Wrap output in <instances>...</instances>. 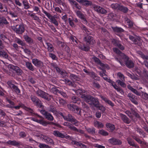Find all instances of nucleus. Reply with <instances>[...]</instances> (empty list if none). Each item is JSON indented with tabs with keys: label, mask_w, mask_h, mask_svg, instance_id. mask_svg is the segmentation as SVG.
<instances>
[{
	"label": "nucleus",
	"mask_w": 148,
	"mask_h": 148,
	"mask_svg": "<svg viewBox=\"0 0 148 148\" xmlns=\"http://www.w3.org/2000/svg\"><path fill=\"white\" fill-rule=\"evenodd\" d=\"M45 117L46 119L49 121H52L54 119L53 116L49 112H48L47 114L45 115Z\"/></svg>",
	"instance_id": "48"
},
{
	"label": "nucleus",
	"mask_w": 148,
	"mask_h": 148,
	"mask_svg": "<svg viewBox=\"0 0 148 148\" xmlns=\"http://www.w3.org/2000/svg\"><path fill=\"white\" fill-rule=\"evenodd\" d=\"M64 117V120L71 122L73 125L76 126L79 125V122L71 114H68L67 116H66Z\"/></svg>",
	"instance_id": "7"
},
{
	"label": "nucleus",
	"mask_w": 148,
	"mask_h": 148,
	"mask_svg": "<svg viewBox=\"0 0 148 148\" xmlns=\"http://www.w3.org/2000/svg\"><path fill=\"white\" fill-rule=\"evenodd\" d=\"M70 39L74 44L76 45L80 49L85 51H88V50L89 49L88 47L84 45H82L81 42L75 37L71 36Z\"/></svg>",
	"instance_id": "2"
},
{
	"label": "nucleus",
	"mask_w": 148,
	"mask_h": 148,
	"mask_svg": "<svg viewBox=\"0 0 148 148\" xmlns=\"http://www.w3.org/2000/svg\"><path fill=\"white\" fill-rule=\"evenodd\" d=\"M112 42L114 45L117 47L121 42L119 40L114 39H113L112 41Z\"/></svg>",
	"instance_id": "54"
},
{
	"label": "nucleus",
	"mask_w": 148,
	"mask_h": 148,
	"mask_svg": "<svg viewBox=\"0 0 148 148\" xmlns=\"http://www.w3.org/2000/svg\"><path fill=\"white\" fill-rule=\"evenodd\" d=\"M124 80L119 79L116 81V82L121 87L123 88H125L126 87V84L124 83Z\"/></svg>",
	"instance_id": "39"
},
{
	"label": "nucleus",
	"mask_w": 148,
	"mask_h": 148,
	"mask_svg": "<svg viewBox=\"0 0 148 148\" xmlns=\"http://www.w3.org/2000/svg\"><path fill=\"white\" fill-rule=\"evenodd\" d=\"M0 11L2 13L7 12L8 8L7 6L5 5H3L2 3L0 2Z\"/></svg>",
	"instance_id": "31"
},
{
	"label": "nucleus",
	"mask_w": 148,
	"mask_h": 148,
	"mask_svg": "<svg viewBox=\"0 0 148 148\" xmlns=\"http://www.w3.org/2000/svg\"><path fill=\"white\" fill-rule=\"evenodd\" d=\"M80 27L84 33L87 35L91 34V30L90 29H88L84 25L82 24L81 25Z\"/></svg>",
	"instance_id": "26"
},
{
	"label": "nucleus",
	"mask_w": 148,
	"mask_h": 148,
	"mask_svg": "<svg viewBox=\"0 0 148 148\" xmlns=\"http://www.w3.org/2000/svg\"><path fill=\"white\" fill-rule=\"evenodd\" d=\"M94 10L97 12L102 14H104L107 13V11L104 8L98 5H95L93 7Z\"/></svg>",
	"instance_id": "20"
},
{
	"label": "nucleus",
	"mask_w": 148,
	"mask_h": 148,
	"mask_svg": "<svg viewBox=\"0 0 148 148\" xmlns=\"http://www.w3.org/2000/svg\"><path fill=\"white\" fill-rule=\"evenodd\" d=\"M46 44L47 47V49L48 51L51 52L53 51L54 48L52 44L49 42H46Z\"/></svg>",
	"instance_id": "40"
},
{
	"label": "nucleus",
	"mask_w": 148,
	"mask_h": 148,
	"mask_svg": "<svg viewBox=\"0 0 148 148\" xmlns=\"http://www.w3.org/2000/svg\"><path fill=\"white\" fill-rule=\"evenodd\" d=\"M5 143L9 145H11L14 146H19L21 143L16 140H9L5 142Z\"/></svg>",
	"instance_id": "24"
},
{
	"label": "nucleus",
	"mask_w": 148,
	"mask_h": 148,
	"mask_svg": "<svg viewBox=\"0 0 148 148\" xmlns=\"http://www.w3.org/2000/svg\"><path fill=\"white\" fill-rule=\"evenodd\" d=\"M12 29L16 33L22 34L25 31V27L24 24H21L20 25H17L15 26H14Z\"/></svg>",
	"instance_id": "8"
},
{
	"label": "nucleus",
	"mask_w": 148,
	"mask_h": 148,
	"mask_svg": "<svg viewBox=\"0 0 148 148\" xmlns=\"http://www.w3.org/2000/svg\"><path fill=\"white\" fill-rule=\"evenodd\" d=\"M31 99L33 102V103L36 106L41 109L43 108L44 106L42 105L41 101L37 97L35 96H32L31 97Z\"/></svg>",
	"instance_id": "11"
},
{
	"label": "nucleus",
	"mask_w": 148,
	"mask_h": 148,
	"mask_svg": "<svg viewBox=\"0 0 148 148\" xmlns=\"http://www.w3.org/2000/svg\"><path fill=\"white\" fill-rule=\"evenodd\" d=\"M53 134L55 136L61 138H64V134L60 132L58 130H54L53 131Z\"/></svg>",
	"instance_id": "34"
},
{
	"label": "nucleus",
	"mask_w": 148,
	"mask_h": 148,
	"mask_svg": "<svg viewBox=\"0 0 148 148\" xmlns=\"http://www.w3.org/2000/svg\"><path fill=\"white\" fill-rule=\"evenodd\" d=\"M82 21V22L85 24H87L88 22L86 19V17L84 15L82 16L80 18Z\"/></svg>",
	"instance_id": "63"
},
{
	"label": "nucleus",
	"mask_w": 148,
	"mask_h": 148,
	"mask_svg": "<svg viewBox=\"0 0 148 148\" xmlns=\"http://www.w3.org/2000/svg\"><path fill=\"white\" fill-rule=\"evenodd\" d=\"M83 71L85 73H87L88 75L93 78L94 79H96V80L98 79H97L98 77H97V74L93 71H87L86 69H83Z\"/></svg>",
	"instance_id": "23"
},
{
	"label": "nucleus",
	"mask_w": 148,
	"mask_h": 148,
	"mask_svg": "<svg viewBox=\"0 0 148 148\" xmlns=\"http://www.w3.org/2000/svg\"><path fill=\"white\" fill-rule=\"evenodd\" d=\"M106 126L108 130L110 132H112L115 128V125L110 123H107L106 124Z\"/></svg>",
	"instance_id": "38"
},
{
	"label": "nucleus",
	"mask_w": 148,
	"mask_h": 148,
	"mask_svg": "<svg viewBox=\"0 0 148 148\" xmlns=\"http://www.w3.org/2000/svg\"><path fill=\"white\" fill-rule=\"evenodd\" d=\"M120 5L118 3H113L111 5L110 7L114 10H119Z\"/></svg>",
	"instance_id": "46"
},
{
	"label": "nucleus",
	"mask_w": 148,
	"mask_h": 148,
	"mask_svg": "<svg viewBox=\"0 0 148 148\" xmlns=\"http://www.w3.org/2000/svg\"><path fill=\"white\" fill-rule=\"evenodd\" d=\"M116 14L114 13H110L108 14V17L110 19H115V18L116 17Z\"/></svg>",
	"instance_id": "61"
},
{
	"label": "nucleus",
	"mask_w": 148,
	"mask_h": 148,
	"mask_svg": "<svg viewBox=\"0 0 148 148\" xmlns=\"http://www.w3.org/2000/svg\"><path fill=\"white\" fill-rule=\"evenodd\" d=\"M7 83L13 92H15L18 95H19L21 93L20 90L18 88V86L13 84L12 81H8L7 82Z\"/></svg>",
	"instance_id": "9"
},
{
	"label": "nucleus",
	"mask_w": 148,
	"mask_h": 148,
	"mask_svg": "<svg viewBox=\"0 0 148 148\" xmlns=\"http://www.w3.org/2000/svg\"><path fill=\"white\" fill-rule=\"evenodd\" d=\"M32 62L34 66L40 68H41L44 65L42 61L37 58L33 59Z\"/></svg>",
	"instance_id": "18"
},
{
	"label": "nucleus",
	"mask_w": 148,
	"mask_h": 148,
	"mask_svg": "<svg viewBox=\"0 0 148 148\" xmlns=\"http://www.w3.org/2000/svg\"><path fill=\"white\" fill-rule=\"evenodd\" d=\"M128 97L129 99L134 104L136 105H137L138 104V97L135 96L132 93H129L128 95Z\"/></svg>",
	"instance_id": "15"
},
{
	"label": "nucleus",
	"mask_w": 148,
	"mask_h": 148,
	"mask_svg": "<svg viewBox=\"0 0 148 148\" xmlns=\"http://www.w3.org/2000/svg\"><path fill=\"white\" fill-rule=\"evenodd\" d=\"M107 82L110 83L111 85L114 87V88L118 92H119L121 95H124V90L120 87L118 86L115 84L114 82L110 79H108Z\"/></svg>",
	"instance_id": "13"
},
{
	"label": "nucleus",
	"mask_w": 148,
	"mask_h": 148,
	"mask_svg": "<svg viewBox=\"0 0 148 148\" xmlns=\"http://www.w3.org/2000/svg\"><path fill=\"white\" fill-rule=\"evenodd\" d=\"M125 21L129 27L130 28H132L133 26L134 23L129 18H125Z\"/></svg>",
	"instance_id": "44"
},
{
	"label": "nucleus",
	"mask_w": 148,
	"mask_h": 148,
	"mask_svg": "<svg viewBox=\"0 0 148 148\" xmlns=\"http://www.w3.org/2000/svg\"><path fill=\"white\" fill-rule=\"evenodd\" d=\"M22 3L24 6V9H28L30 8V4L27 0H23Z\"/></svg>",
	"instance_id": "43"
},
{
	"label": "nucleus",
	"mask_w": 148,
	"mask_h": 148,
	"mask_svg": "<svg viewBox=\"0 0 148 148\" xmlns=\"http://www.w3.org/2000/svg\"><path fill=\"white\" fill-rule=\"evenodd\" d=\"M127 88L131 91L137 95H139L140 94L137 90L133 88L130 85L127 86Z\"/></svg>",
	"instance_id": "47"
},
{
	"label": "nucleus",
	"mask_w": 148,
	"mask_h": 148,
	"mask_svg": "<svg viewBox=\"0 0 148 148\" xmlns=\"http://www.w3.org/2000/svg\"><path fill=\"white\" fill-rule=\"evenodd\" d=\"M113 50L114 52L118 55L117 58H115L116 60L119 62L121 66L124 65V63L122 62V59L125 55L122 53L117 48H113Z\"/></svg>",
	"instance_id": "3"
},
{
	"label": "nucleus",
	"mask_w": 148,
	"mask_h": 148,
	"mask_svg": "<svg viewBox=\"0 0 148 148\" xmlns=\"http://www.w3.org/2000/svg\"><path fill=\"white\" fill-rule=\"evenodd\" d=\"M8 67L9 70L15 71L16 74L18 75H21L22 74V71L18 66H15L12 64H9L8 65Z\"/></svg>",
	"instance_id": "12"
},
{
	"label": "nucleus",
	"mask_w": 148,
	"mask_h": 148,
	"mask_svg": "<svg viewBox=\"0 0 148 148\" xmlns=\"http://www.w3.org/2000/svg\"><path fill=\"white\" fill-rule=\"evenodd\" d=\"M98 133L100 134L103 136H107L109 134L107 132L103 129L99 130Z\"/></svg>",
	"instance_id": "51"
},
{
	"label": "nucleus",
	"mask_w": 148,
	"mask_h": 148,
	"mask_svg": "<svg viewBox=\"0 0 148 148\" xmlns=\"http://www.w3.org/2000/svg\"><path fill=\"white\" fill-rule=\"evenodd\" d=\"M36 94L38 96H40L47 100L49 101V95L41 90H38Z\"/></svg>",
	"instance_id": "17"
},
{
	"label": "nucleus",
	"mask_w": 148,
	"mask_h": 148,
	"mask_svg": "<svg viewBox=\"0 0 148 148\" xmlns=\"http://www.w3.org/2000/svg\"><path fill=\"white\" fill-rule=\"evenodd\" d=\"M49 56L53 60H57V58L56 56L54 54L50 53L49 54Z\"/></svg>",
	"instance_id": "60"
},
{
	"label": "nucleus",
	"mask_w": 148,
	"mask_h": 148,
	"mask_svg": "<svg viewBox=\"0 0 148 148\" xmlns=\"http://www.w3.org/2000/svg\"><path fill=\"white\" fill-rule=\"evenodd\" d=\"M63 125L64 126H67L71 130L75 132H81L82 131V130H79L76 127L73 125L71 124L68 122H64L63 123Z\"/></svg>",
	"instance_id": "19"
},
{
	"label": "nucleus",
	"mask_w": 148,
	"mask_h": 148,
	"mask_svg": "<svg viewBox=\"0 0 148 148\" xmlns=\"http://www.w3.org/2000/svg\"><path fill=\"white\" fill-rule=\"evenodd\" d=\"M87 132L89 134L94 135L96 133V129L93 127L86 128Z\"/></svg>",
	"instance_id": "36"
},
{
	"label": "nucleus",
	"mask_w": 148,
	"mask_h": 148,
	"mask_svg": "<svg viewBox=\"0 0 148 148\" xmlns=\"http://www.w3.org/2000/svg\"><path fill=\"white\" fill-rule=\"evenodd\" d=\"M121 116L122 120L125 123L127 124L130 123L131 121L126 116L123 114H121Z\"/></svg>",
	"instance_id": "30"
},
{
	"label": "nucleus",
	"mask_w": 148,
	"mask_h": 148,
	"mask_svg": "<svg viewBox=\"0 0 148 148\" xmlns=\"http://www.w3.org/2000/svg\"><path fill=\"white\" fill-rule=\"evenodd\" d=\"M15 42L18 45H21L22 46H25L26 45V43L19 38H17L15 40Z\"/></svg>",
	"instance_id": "45"
},
{
	"label": "nucleus",
	"mask_w": 148,
	"mask_h": 148,
	"mask_svg": "<svg viewBox=\"0 0 148 148\" xmlns=\"http://www.w3.org/2000/svg\"><path fill=\"white\" fill-rule=\"evenodd\" d=\"M66 102L63 99L61 98V99H60L59 101V102L58 104V105L60 106L64 105L66 104Z\"/></svg>",
	"instance_id": "59"
},
{
	"label": "nucleus",
	"mask_w": 148,
	"mask_h": 148,
	"mask_svg": "<svg viewBox=\"0 0 148 148\" xmlns=\"http://www.w3.org/2000/svg\"><path fill=\"white\" fill-rule=\"evenodd\" d=\"M112 28L114 32H123L124 31V30L121 27H113Z\"/></svg>",
	"instance_id": "49"
},
{
	"label": "nucleus",
	"mask_w": 148,
	"mask_h": 148,
	"mask_svg": "<svg viewBox=\"0 0 148 148\" xmlns=\"http://www.w3.org/2000/svg\"><path fill=\"white\" fill-rule=\"evenodd\" d=\"M124 60L125 64L128 68H133L134 66V63L133 61L125 55L122 59V62L123 63V61Z\"/></svg>",
	"instance_id": "6"
},
{
	"label": "nucleus",
	"mask_w": 148,
	"mask_h": 148,
	"mask_svg": "<svg viewBox=\"0 0 148 148\" xmlns=\"http://www.w3.org/2000/svg\"><path fill=\"white\" fill-rule=\"evenodd\" d=\"M23 38L26 42L29 45L34 44L33 39L27 35H25L23 36Z\"/></svg>",
	"instance_id": "27"
},
{
	"label": "nucleus",
	"mask_w": 148,
	"mask_h": 148,
	"mask_svg": "<svg viewBox=\"0 0 148 148\" xmlns=\"http://www.w3.org/2000/svg\"><path fill=\"white\" fill-rule=\"evenodd\" d=\"M70 4L72 6H73L74 5L75 6V7L77 6V5L78 4V3H77L76 1H75L74 0H68Z\"/></svg>",
	"instance_id": "64"
},
{
	"label": "nucleus",
	"mask_w": 148,
	"mask_h": 148,
	"mask_svg": "<svg viewBox=\"0 0 148 148\" xmlns=\"http://www.w3.org/2000/svg\"><path fill=\"white\" fill-rule=\"evenodd\" d=\"M41 139L44 142L48 144L51 145L54 143L53 140L49 136L42 135L41 136Z\"/></svg>",
	"instance_id": "21"
},
{
	"label": "nucleus",
	"mask_w": 148,
	"mask_h": 148,
	"mask_svg": "<svg viewBox=\"0 0 148 148\" xmlns=\"http://www.w3.org/2000/svg\"><path fill=\"white\" fill-rule=\"evenodd\" d=\"M85 97V101L89 104L93 105L96 107L99 105V102L97 98L94 97L89 95H88V96Z\"/></svg>",
	"instance_id": "1"
},
{
	"label": "nucleus",
	"mask_w": 148,
	"mask_h": 148,
	"mask_svg": "<svg viewBox=\"0 0 148 148\" xmlns=\"http://www.w3.org/2000/svg\"><path fill=\"white\" fill-rule=\"evenodd\" d=\"M84 40L85 42L86 45L82 44V45H84L86 46H88L89 48L88 51L90 49V45H93L95 42V41L93 39V37L92 36H89L88 35L84 37Z\"/></svg>",
	"instance_id": "4"
},
{
	"label": "nucleus",
	"mask_w": 148,
	"mask_h": 148,
	"mask_svg": "<svg viewBox=\"0 0 148 148\" xmlns=\"http://www.w3.org/2000/svg\"><path fill=\"white\" fill-rule=\"evenodd\" d=\"M77 1L85 6H90L92 4V2L88 0H77Z\"/></svg>",
	"instance_id": "28"
},
{
	"label": "nucleus",
	"mask_w": 148,
	"mask_h": 148,
	"mask_svg": "<svg viewBox=\"0 0 148 148\" xmlns=\"http://www.w3.org/2000/svg\"><path fill=\"white\" fill-rule=\"evenodd\" d=\"M0 56L1 57H3L6 58L7 57V55L6 52H5L3 49H0Z\"/></svg>",
	"instance_id": "52"
},
{
	"label": "nucleus",
	"mask_w": 148,
	"mask_h": 148,
	"mask_svg": "<svg viewBox=\"0 0 148 148\" xmlns=\"http://www.w3.org/2000/svg\"><path fill=\"white\" fill-rule=\"evenodd\" d=\"M49 18L51 20V22L55 25V26H58V23L57 21L56 17L54 16H51Z\"/></svg>",
	"instance_id": "35"
},
{
	"label": "nucleus",
	"mask_w": 148,
	"mask_h": 148,
	"mask_svg": "<svg viewBox=\"0 0 148 148\" xmlns=\"http://www.w3.org/2000/svg\"><path fill=\"white\" fill-rule=\"evenodd\" d=\"M133 41L135 44L138 45L141 42V39L139 38H135Z\"/></svg>",
	"instance_id": "62"
},
{
	"label": "nucleus",
	"mask_w": 148,
	"mask_h": 148,
	"mask_svg": "<svg viewBox=\"0 0 148 148\" xmlns=\"http://www.w3.org/2000/svg\"><path fill=\"white\" fill-rule=\"evenodd\" d=\"M94 125L98 128H103L104 126V125L101 122L97 121L95 122Z\"/></svg>",
	"instance_id": "42"
},
{
	"label": "nucleus",
	"mask_w": 148,
	"mask_h": 148,
	"mask_svg": "<svg viewBox=\"0 0 148 148\" xmlns=\"http://www.w3.org/2000/svg\"><path fill=\"white\" fill-rule=\"evenodd\" d=\"M71 143L78 147H80L81 143L79 141H77L75 140H73L72 141Z\"/></svg>",
	"instance_id": "56"
},
{
	"label": "nucleus",
	"mask_w": 148,
	"mask_h": 148,
	"mask_svg": "<svg viewBox=\"0 0 148 148\" xmlns=\"http://www.w3.org/2000/svg\"><path fill=\"white\" fill-rule=\"evenodd\" d=\"M79 96H80L85 101L86 99V97L88 96V95H86V92L85 90L81 89H78L75 92Z\"/></svg>",
	"instance_id": "16"
},
{
	"label": "nucleus",
	"mask_w": 148,
	"mask_h": 148,
	"mask_svg": "<svg viewBox=\"0 0 148 148\" xmlns=\"http://www.w3.org/2000/svg\"><path fill=\"white\" fill-rule=\"evenodd\" d=\"M109 143L113 145H121L122 141L118 138L114 137H112L108 139Z\"/></svg>",
	"instance_id": "14"
},
{
	"label": "nucleus",
	"mask_w": 148,
	"mask_h": 148,
	"mask_svg": "<svg viewBox=\"0 0 148 148\" xmlns=\"http://www.w3.org/2000/svg\"><path fill=\"white\" fill-rule=\"evenodd\" d=\"M99 96L101 99L104 101L106 103L112 107L114 106V103L108 99L106 97L102 95H100Z\"/></svg>",
	"instance_id": "25"
},
{
	"label": "nucleus",
	"mask_w": 148,
	"mask_h": 148,
	"mask_svg": "<svg viewBox=\"0 0 148 148\" xmlns=\"http://www.w3.org/2000/svg\"><path fill=\"white\" fill-rule=\"evenodd\" d=\"M71 103L76 104L79 105L81 103L80 99L75 95H74L71 97Z\"/></svg>",
	"instance_id": "22"
},
{
	"label": "nucleus",
	"mask_w": 148,
	"mask_h": 148,
	"mask_svg": "<svg viewBox=\"0 0 148 148\" xmlns=\"http://www.w3.org/2000/svg\"><path fill=\"white\" fill-rule=\"evenodd\" d=\"M119 10L126 13L127 12L128 9L127 7L120 5Z\"/></svg>",
	"instance_id": "41"
},
{
	"label": "nucleus",
	"mask_w": 148,
	"mask_h": 148,
	"mask_svg": "<svg viewBox=\"0 0 148 148\" xmlns=\"http://www.w3.org/2000/svg\"><path fill=\"white\" fill-rule=\"evenodd\" d=\"M127 141L128 144L134 147L135 148H139V146L138 145H136L134 144V140L130 138H127Z\"/></svg>",
	"instance_id": "37"
},
{
	"label": "nucleus",
	"mask_w": 148,
	"mask_h": 148,
	"mask_svg": "<svg viewBox=\"0 0 148 148\" xmlns=\"http://www.w3.org/2000/svg\"><path fill=\"white\" fill-rule=\"evenodd\" d=\"M96 108H97L99 110H101L103 113L104 112L105 110H106V108L101 105H98L96 107Z\"/></svg>",
	"instance_id": "55"
},
{
	"label": "nucleus",
	"mask_w": 148,
	"mask_h": 148,
	"mask_svg": "<svg viewBox=\"0 0 148 148\" xmlns=\"http://www.w3.org/2000/svg\"><path fill=\"white\" fill-rule=\"evenodd\" d=\"M79 105H82V108L84 109H85L88 110L89 108V107L88 105L86 103L84 102H82L81 101V103Z\"/></svg>",
	"instance_id": "57"
},
{
	"label": "nucleus",
	"mask_w": 148,
	"mask_h": 148,
	"mask_svg": "<svg viewBox=\"0 0 148 148\" xmlns=\"http://www.w3.org/2000/svg\"><path fill=\"white\" fill-rule=\"evenodd\" d=\"M138 54L140 56V57L145 60H148V56L145 55L141 51H139Z\"/></svg>",
	"instance_id": "50"
},
{
	"label": "nucleus",
	"mask_w": 148,
	"mask_h": 148,
	"mask_svg": "<svg viewBox=\"0 0 148 148\" xmlns=\"http://www.w3.org/2000/svg\"><path fill=\"white\" fill-rule=\"evenodd\" d=\"M68 109L73 112L81 115V109L75 105L69 104L67 105Z\"/></svg>",
	"instance_id": "10"
},
{
	"label": "nucleus",
	"mask_w": 148,
	"mask_h": 148,
	"mask_svg": "<svg viewBox=\"0 0 148 148\" xmlns=\"http://www.w3.org/2000/svg\"><path fill=\"white\" fill-rule=\"evenodd\" d=\"M35 117L32 118V120L37 122L44 126L47 125V123L45 121L43 120V118L41 116L37 114H34Z\"/></svg>",
	"instance_id": "5"
},
{
	"label": "nucleus",
	"mask_w": 148,
	"mask_h": 148,
	"mask_svg": "<svg viewBox=\"0 0 148 148\" xmlns=\"http://www.w3.org/2000/svg\"><path fill=\"white\" fill-rule=\"evenodd\" d=\"M133 138L138 143L142 145H146V143L142 141L137 135H135L132 136Z\"/></svg>",
	"instance_id": "29"
},
{
	"label": "nucleus",
	"mask_w": 148,
	"mask_h": 148,
	"mask_svg": "<svg viewBox=\"0 0 148 148\" xmlns=\"http://www.w3.org/2000/svg\"><path fill=\"white\" fill-rule=\"evenodd\" d=\"M25 65L26 67L29 70L32 71H34V67L33 65L31 62H25Z\"/></svg>",
	"instance_id": "33"
},
{
	"label": "nucleus",
	"mask_w": 148,
	"mask_h": 148,
	"mask_svg": "<svg viewBox=\"0 0 148 148\" xmlns=\"http://www.w3.org/2000/svg\"><path fill=\"white\" fill-rule=\"evenodd\" d=\"M9 23L5 17H2L0 18V26L6 25Z\"/></svg>",
	"instance_id": "32"
},
{
	"label": "nucleus",
	"mask_w": 148,
	"mask_h": 148,
	"mask_svg": "<svg viewBox=\"0 0 148 148\" xmlns=\"http://www.w3.org/2000/svg\"><path fill=\"white\" fill-rule=\"evenodd\" d=\"M143 76L145 77H148V72L147 70L145 69H143L142 71V76Z\"/></svg>",
	"instance_id": "58"
},
{
	"label": "nucleus",
	"mask_w": 148,
	"mask_h": 148,
	"mask_svg": "<svg viewBox=\"0 0 148 148\" xmlns=\"http://www.w3.org/2000/svg\"><path fill=\"white\" fill-rule=\"evenodd\" d=\"M53 90L54 91L56 92V93H60L64 97H66L67 96L66 94L65 93L62 92L60 91L57 88H54L53 89Z\"/></svg>",
	"instance_id": "53"
}]
</instances>
